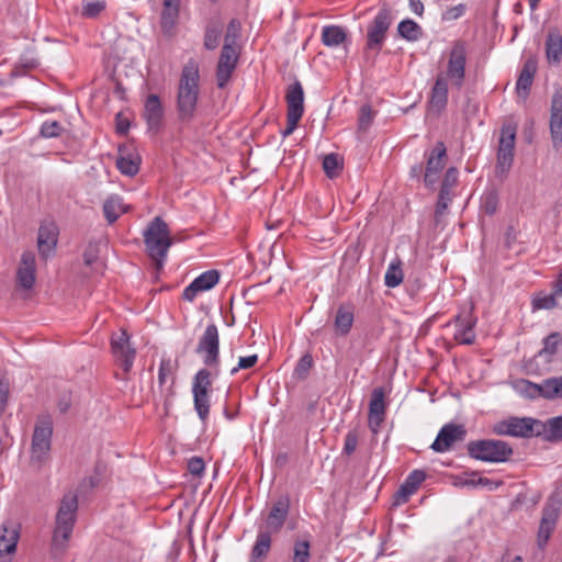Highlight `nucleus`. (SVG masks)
Segmentation results:
<instances>
[{
	"instance_id": "1",
	"label": "nucleus",
	"mask_w": 562,
	"mask_h": 562,
	"mask_svg": "<svg viewBox=\"0 0 562 562\" xmlns=\"http://www.w3.org/2000/svg\"><path fill=\"white\" fill-rule=\"evenodd\" d=\"M200 94V70L195 60L190 59L182 68L177 91V111L181 122H190L195 114Z\"/></svg>"
},
{
	"instance_id": "2",
	"label": "nucleus",
	"mask_w": 562,
	"mask_h": 562,
	"mask_svg": "<svg viewBox=\"0 0 562 562\" xmlns=\"http://www.w3.org/2000/svg\"><path fill=\"white\" fill-rule=\"evenodd\" d=\"M144 243L148 256L156 265V269L162 268L167 252L172 245V238L168 225L160 217H155L144 232Z\"/></svg>"
},
{
	"instance_id": "3",
	"label": "nucleus",
	"mask_w": 562,
	"mask_h": 562,
	"mask_svg": "<svg viewBox=\"0 0 562 562\" xmlns=\"http://www.w3.org/2000/svg\"><path fill=\"white\" fill-rule=\"evenodd\" d=\"M78 509L77 496L72 493L65 494L56 515V527L53 535V549L63 553L69 540L76 521Z\"/></svg>"
},
{
	"instance_id": "4",
	"label": "nucleus",
	"mask_w": 562,
	"mask_h": 562,
	"mask_svg": "<svg viewBox=\"0 0 562 562\" xmlns=\"http://www.w3.org/2000/svg\"><path fill=\"white\" fill-rule=\"evenodd\" d=\"M53 419L49 415H41L36 418L32 445H31V464L41 468L49 460L53 437Z\"/></svg>"
},
{
	"instance_id": "5",
	"label": "nucleus",
	"mask_w": 562,
	"mask_h": 562,
	"mask_svg": "<svg viewBox=\"0 0 562 562\" xmlns=\"http://www.w3.org/2000/svg\"><path fill=\"white\" fill-rule=\"evenodd\" d=\"M468 454L475 460L502 463L509 460L513 454L512 446L498 439L473 440L467 445Z\"/></svg>"
},
{
	"instance_id": "6",
	"label": "nucleus",
	"mask_w": 562,
	"mask_h": 562,
	"mask_svg": "<svg viewBox=\"0 0 562 562\" xmlns=\"http://www.w3.org/2000/svg\"><path fill=\"white\" fill-rule=\"evenodd\" d=\"M546 426L531 417H509L495 424L494 432L499 436L530 438L543 434Z\"/></svg>"
},
{
	"instance_id": "7",
	"label": "nucleus",
	"mask_w": 562,
	"mask_h": 562,
	"mask_svg": "<svg viewBox=\"0 0 562 562\" xmlns=\"http://www.w3.org/2000/svg\"><path fill=\"white\" fill-rule=\"evenodd\" d=\"M393 15L390 8L382 7L367 29V43L364 52H373L378 55L386 40V34L392 25Z\"/></svg>"
},
{
	"instance_id": "8",
	"label": "nucleus",
	"mask_w": 562,
	"mask_h": 562,
	"mask_svg": "<svg viewBox=\"0 0 562 562\" xmlns=\"http://www.w3.org/2000/svg\"><path fill=\"white\" fill-rule=\"evenodd\" d=\"M516 140V127L507 124L503 125L497 149V162L495 167L496 175L501 178L507 176L514 161Z\"/></svg>"
},
{
	"instance_id": "9",
	"label": "nucleus",
	"mask_w": 562,
	"mask_h": 562,
	"mask_svg": "<svg viewBox=\"0 0 562 562\" xmlns=\"http://www.w3.org/2000/svg\"><path fill=\"white\" fill-rule=\"evenodd\" d=\"M195 352L202 357L206 367L214 368L216 371L220 367V334L215 324H209L199 338Z\"/></svg>"
},
{
	"instance_id": "10",
	"label": "nucleus",
	"mask_w": 562,
	"mask_h": 562,
	"mask_svg": "<svg viewBox=\"0 0 562 562\" xmlns=\"http://www.w3.org/2000/svg\"><path fill=\"white\" fill-rule=\"evenodd\" d=\"M467 43L464 41H456L450 49L447 72L443 75L447 80H450L452 86L461 89L465 78L467 65Z\"/></svg>"
},
{
	"instance_id": "11",
	"label": "nucleus",
	"mask_w": 562,
	"mask_h": 562,
	"mask_svg": "<svg viewBox=\"0 0 562 562\" xmlns=\"http://www.w3.org/2000/svg\"><path fill=\"white\" fill-rule=\"evenodd\" d=\"M561 512V499L557 496H550L542 509V516L537 533V543L540 549H543L553 530L555 529L558 518Z\"/></svg>"
},
{
	"instance_id": "12",
	"label": "nucleus",
	"mask_w": 562,
	"mask_h": 562,
	"mask_svg": "<svg viewBox=\"0 0 562 562\" xmlns=\"http://www.w3.org/2000/svg\"><path fill=\"white\" fill-rule=\"evenodd\" d=\"M111 350L123 372L128 373L133 367L136 350L131 346L130 336L126 330L123 329L112 336Z\"/></svg>"
},
{
	"instance_id": "13",
	"label": "nucleus",
	"mask_w": 562,
	"mask_h": 562,
	"mask_svg": "<svg viewBox=\"0 0 562 562\" xmlns=\"http://www.w3.org/2000/svg\"><path fill=\"white\" fill-rule=\"evenodd\" d=\"M291 501L289 495L279 496L271 505L266 518L265 528L271 533H278L283 528L290 514Z\"/></svg>"
},
{
	"instance_id": "14",
	"label": "nucleus",
	"mask_w": 562,
	"mask_h": 562,
	"mask_svg": "<svg viewBox=\"0 0 562 562\" xmlns=\"http://www.w3.org/2000/svg\"><path fill=\"white\" fill-rule=\"evenodd\" d=\"M239 53L236 47L223 45L216 66V81L218 88H224L236 69Z\"/></svg>"
},
{
	"instance_id": "15",
	"label": "nucleus",
	"mask_w": 562,
	"mask_h": 562,
	"mask_svg": "<svg viewBox=\"0 0 562 562\" xmlns=\"http://www.w3.org/2000/svg\"><path fill=\"white\" fill-rule=\"evenodd\" d=\"M447 149L442 142H438L430 154L427 156V162L424 173V183L426 187H434L445 167Z\"/></svg>"
},
{
	"instance_id": "16",
	"label": "nucleus",
	"mask_w": 562,
	"mask_h": 562,
	"mask_svg": "<svg viewBox=\"0 0 562 562\" xmlns=\"http://www.w3.org/2000/svg\"><path fill=\"white\" fill-rule=\"evenodd\" d=\"M467 436V429L463 425L446 424L439 430L430 448L435 452L449 451L458 441H463Z\"/></svg>"
},
{
	"instance_id": "17",
	"label": "nucleus",
	"mask_w": 562,
	"mask_h": 562,
	"mask_svg": "<svg viewBox=\"0 0 562 562\" xmlns=\"http://www.w3.org/2000/svg\"><path fill=\"white\" fill-rule=\"evenodd\" d=\"M59 229L55 222L44 221L37 235V248L42 258L47 259L50 257L58 241Z\"/></svg>"
},
{
	"instance_id": "18",
	"label": "nucleus",
	"mask_w": 562,
	"mask_h": 562,
	"mask_svg": "<svg viewBox=\"0 0 562 562\" xmlns=\"http://www.w3.org/2000/svg\"><path fill=\"white\" fill-rule=\"evenodd\" d=\"M550 134L553 147L562 145V88L555 89L551 101Z\"/></svg>"
},
{
	"instance_id": "19",
	"label": "nucleus",
	"mask_w": 562,
	"mask_h": 562,
	"mask_svg": "<svg viewBox=\"0 0 562 562\" xmlns=\"http://www.w3.org/2000/svg\"><path fill=\"white\" fill-rule=\"evenodd\" d=\"M384 396L385 394L382 387L374 389L371 394L368 424L373 434L379 431L382 423L384 422L386 408Z\"/></svg>"
},
{
	"instance_id": "20",
	"label": "nucleus",
	"mask_w": 562,
	"mask_h": 562,
	"mask_svg": "<svg viewBox=\"0 0 562 562\" xmlns=\"http://www.w3.org/2000/svg\"><path fill=\"white\" fill-rule=\"evenodd\" d=\"M456 333L454 340L463 345H472L475 341L474 327L476 318L471 311H464L454 317Z\"/></svg>"
},
{
	"instance_id": "21",
	"label": "nucleus",
	"mask_w": 562,
	"mask_h": 562,
	"mask_svg": "<svg viewBox=\"0 0 562 562\" xmlns=\"http://www.w3.org/2000/svg\"><path fill=\"white\" fill-rule=\"evenodd\" d=\"M143 117L148 131L157 134L162 125L164 109L157 94H149L144 104Z\"/></svg>"
},
{
	"instance_id": "22",
	"label": "nucleus",
	"mask_w": 562,
	"mask_h": 562,
	"mask_svg": "<svg viewBox=\"0 0 562 562\" xmlns=\"http://www.w3.org/2000/svg\"><path fill=\"white\" fill-rule=\"evenodd\" d=\"M220 280V273L216 270H209L196 277L184 290L182 297L192 302L198 293L211 290Z\"/></svg>"
},
{
	"instance_id": "23",
	"label": "nucleus",
	"mask_w": 562,
	"mask_h": 562,
	"mask_svg": "<svg viewBox=\"0 0 562 562\" xmlns=\"http://www.w3.org/2000/svg\"><path fill=\"white\" fill-rule=\"evenodd\" d=\"M35 271L36 263L34 252L24 251L22 254L21 263L18 269V284L25 290L32 289L35 283Z\"/></svg>"
},
{
	"instance_id": "24",
	"label": "nucleus",
	"mask_w": 562,
	"mask_h": 562,
	"mask_svg": "<svg viewBox=\"0 0 562 562\" xmlns=\"http://www.w3.org/2000/svg\"><path fill=\"white\" fill-rule=\"evenodd\" d=\"M425 480L426 473L423 470L412 471L396 492V502L398 504L406 503Z\"/></svg>"
},
{
	"instance_id": "25",
	"label": "nucleus",
	"mask_w": 562,
	"mask_h": 562,
	"mask_svg": "<svg viewBox=\"0 0 562 562\" xmlns=\"http://www.w3.org/2000/svg\"><path fill=\"white\" fill-rule=\"evenodd\" d=\"M288 111L286 114L303 116L304 113V91L300 81L291 83L285 94Z\"/></svg>"
},
{
	"instance_id": "26",
	"label": "nucleus",
	"mask_w": 562,
	"mask_h": 562,
	"mask_svg": "<svg viewBox=\"0 0 562 562\" xmlns=\"http://www.w3.org/2000/svg\"><path fill=\"white\" fill-rule=\"evenodd\" d=\"M19 532L15 528L3 527L0 533V562H11L16 551Z\"/></svg>"
},
{
	"instance_id": "27",
	"label": "nucleus",
	"mask_w": 562,
	"mask_h": 562,
	"mask_svg": "<svg viewBox=\"0 0 562 562\" xmlns=\"http://www.w3.org/2000/svg\"><path fill=\"white\" fill-rule=\"evenodd\" d=\"M180 1L181 0H164L160 14V26L165 33H170L178 22Z\"/></svg>"
},
{
	"instance_id": "28",
	"label": "nucleus",
	"mask_w": 562,
	"mask_h": 562,
	"mask_svg": "<svg viewBox=\"0 0 562 562\" xmlns=\"http://www.w3.org/2000/svg\"><path fill=\"white\" fill-rule=\"evenodd\" d=\"M562 55V35L558 29H551L546 38V57L550 64L558 65Z\"/></svg>"
},
{
	"instance_id": "29",
	"label": "nucleus",
	"mask_w": 562,
	"mask_h": 562,
	"mask_svg": "<svg viewBox=\"0 0 562 562\" xmlns=\"http://www.w3.org/2000/svg\"><path fill=\"white\" fill-rule=\"evenodd\" d=\"M224 25L217 18L211 19L205 26L203 45L207 50L218 47Z\"/></svg>"
},
{
	"instance_id": "30",
	"label": "nucleus",
	"mask_w": 562,
	"mask_h": 562,
	"mask_svg": "<svg viewBox=\"0 0 562 562\" xmlns=\"http://www.w3.org/2000/svg\"><path fill=\"white\" fill-rule=\"evenodd\" d=\"M448 102V80L443 74L438 75L431 89L430 104L434 109L441 111Z\"/></svg>"
},
{
	"instance_id": "31",
	"label": "nucleus",
	"mask_w": 562,
	"mask_h": 562,
	"mask_svg": "<svg viewBox=\"0 0 562 562\" xmlns=\"http://www.w3.org/2000/svg\"><path fill=\"white\" fill-rule=\"evenodd\" d=\"M271 532L262 528L259 529L251 549L250 562H259L267 557L271 548Z\"/></svg>"
},
{
	"instance_id": "32",
	"label": "nucleus",
	"mask_w": 562,
	"mask_h": 562,
	"mask_svg": "<svg viewBox=\"0 0 562 562\" xmlns=\"http://www.w3.org/2000/svg\"><path fill=\"white\" fill-rule=\"evenodd\" d=\"M355 321L352 306L340 305L337 310L334 327L338 335L346 336L349 334Z\"/></svg>"
},
{
	"instance_id": "33",
	"label": "nucleus",
	"mask_w": 562,
	"mask_h": 562,
	"mask_svg": "<svg viewBox=\"0 0 562 562\" xmlns=\"http://www.w3.org/2000/svg\"><path fill=\"white\" fill-rule=\"evenodd\" d=\"M140 158L137 154H125L124 149L119 148L116 158V168L125 176H135L139 170Z\"/></svg>"
},
{
	"instance_id": "34",
	"label": "nucleus",
	"mask_w": 562,
	"mask_h": 562,
	"mask_svg": "<svg viewBox=\"0 0 562 562\" xmlns=\"http://www.w3.org/2000/svg\"><path fill=\"white\" fill-rule=\"evenodd\" d=\"M514 390L525 398H543V386L541 383H535L526 379L516 380L513 383Z\"/></svg>"
},
{
	"instance_id": "35",
	"label": "nucleus",
	"mask_w": 562,
	"mask_h": 562,
	"mask_svg": "<svg viewBox=\"0 0 562 562\" xmlns=\"http://www.w3.org/2000/svg\"><path fill=\"white\" fill-rule=\"evenodd\" d=\"M562 346V336L560 333L554 331L543 339V347L535 356V359H544L548 363L552 361L553 356Z\"/></svg>"
},
{
	"instance_id": "36",
	"label": "nucleus",
	"mask_w": 562,
	"mask_h": 562,
	"mask_svg": "<svg viewBox=\"0 0 562 562\" xmlns=\"http://www.w3.org/2000/svg\"><path fill=\"white\" fill-rule=\"evenodd\" d=\"M347 40V32L339 25H325L322 29V43L327 47H337Z\"/></svg>"
},
{
	"instance_id": "37",
	"label": "nucleus",
	"mask_w": 562,
	"mask_h": 562,
	"mask_svg": "<svg viewBox=\"0 0 562 562\" xmlns=\"http://www.w3.org/2000/svg\"><path fill=\"white\" fill-rule=\"evenodd\" d=\"M537 71V60L533 58H529L525 61L524 67L519 74L516 88L517 91L521 90L528 92L533 80V76Z\"/></svg>"
},
{
	"instance_id": "38",
	"label": "nucleus",
	"mask_w": 562,
	"mask_h": 562,
	"mask_svg": "<svg viewBox=\"0 0 562 562\" xmlns=\"http://www.w3.org/2000/svg\"><path fill=\"white\" fill-rule=\"evenodd\" d=\"M125 212L122 198L110 195L103 203V214L109 224H113Z\"/></svg>"
},
{
	"instance_id": "39",
	"label": "nucleus",
	"mask_w": 562,
	"mask_h": 562,
	"mask_svg": "<svg viewBox=\"0 0 562 562\" xmlns=\"http://www.w3.org/2000/svg\"><path fill=\"white\" fill-rule=\"evenodd\" d=\"M397 33L408 42H417L423 37L422 26L411 19H405L398 23Z\"/></svg>"
},
{
	"instance_id": "40",
	"label": "nucleus",
	"mask_w": 562,
	"mask_h": 562,
	"mask_svg": "<svg viewBox=\"0 0 562 562\" xmlns=\"http://www.w3.org/2000/svg\"><path fill=\"white\" fill-rule=\"evenodd\" d=\"M543 400H562V375L548 378L542 381Z\"/></svg>"
},
{
	"instance_id": "41",
	"label": "nucleus",
	"mask_w": 562,
	"mask_h": 562,
	"mask_svg": "<svg viewBox=\"0 0 562 562\" xmlns=\"http://www.w3.org/2000/svg\"><path fill=\"white\" fill-rule=\"evenodd\" d=\"M403 278L402 261L397 258L389 265L384 276V283L387 288H396L402 283Z\"/></svg>"
},
{
	"instance_id": "42",
	"label": "nucleus",
	"mask_w": 562,
	"mask_h": 562,
	"mask_svg": "<svg viewBox=\"0 0 562 562\" xmlns=\"http://www.w3.org/2000/svg\"><path fill=\"white\" fill-rule=\"evenodd\" d=\"M210 393L211 392L204 393L203 391L192 392L194 409L203 422L207 419L210 413Z\"/></svg>"
},
{
	"instance_id": "43",
	"label": "nucleus",
	"mask_w": 562,
	"mask_h": 562,
	"mask_svg": "<svg viewBox=\"0 0 562 562\" xmlns=\"http://www.w3.org/2000/svg\"><path fill=\"white\" fill-rule=\"evenodd\" d=\"M311 561V542L308 540H295L293 543V552L291 562H310Z\"/></svg>"
},
{
	"instance_id": "44",
	"label": "nucleus",
	"mask_w": 562,
	"mask_h": 562,
	"mask_svg": "<svg viewBox=\"0 0 562 562\" xmlns=\"http://www.w3.org/2000/svg\"><path fill=\"white\" fill-rule=\"evenodd\" d=\"M199 391H203L204 393L212 391L211 372L205 368L200 369L193 376L192 392Z\"/></svg>"
},
{
	"instance_id": "45",
	"label": "nucleus",
	"mask_w": 562,
	"mask_h": 562,
	"mask_svg": "<svg viewBox=\"0 0 562 562\" xmlns=\"http://www.w3.org/2000/svg\"><path fill=\"white\" fill-rule=\"evenodd\" d=\"M546 439L549 441L562 440V416L552 417L544 424Z\"/></svg>"
},
{
	"instance_id": "46",
	"label": "nucleus",
	"mask_w": 562,
	"mask_h": 562,
	"mask_svg": "<svg viewBox=\"0 0 562 562\" xmlns=\"http://www.w3.org/2000/svg\"><path fill=\"white\" fill-rule=\"evenodd\" d=\"M323 169L328 178H335L342 169L338 154H328L323 159Z\"/></svg>"
},
{
	"instance_id": "47",
	"label": "nucleus",
	"mask_w": 562,
	"mask_h": 562,
	"mask_svg": "<svg viewBox=\"0 0 562 562\" xmlns=\"http://www.w3.org/2000/svg\"><path fill=\"white\" fill-rule=\"evenodd\" d=\"M106 8L104 0H88L82 3L81 14L88 19H94Z\"/></svg>"
},
{
	"instance_id": "48",
	"label": "nucleus",
	"mask_w": 562,
	"mask_h": 562,
	"mask_svg": "<svg viewBox=\"0 0 562 562\" xmlns=\"http://www.w3.org/2000/svg\"><path fill=\"white\" fill-rule=\"evenodd\" d=\"M241 25L236 19H232L226 27L224 44L236 47L237 40L240 37Z\"/></svg>"
},
{
	"instance_id": "49",
	"label": "nucleus",
	"mask_w": 562,
	"mask_h": 562,
	"mask_svg": "<svg viewBox=\"0 0 562 562\" xmlns=\"http://www.w3.org/2000/svg\"><path fill=\"white\" fill-rule=\"evenodd\" d=\"M374 119V112L369 104H364L360 108L359 119H358V128L362 132H366L370 125L372 124Z\"/></svg>"
},
{
	"instance_id": "50",
	"label": "nucleus",
	"mask_w": 562,
	"mask_h": 562,
	"mask_svg": "<svg viewBox=\"0 0 562 562\" xmlns=\"http://www.w3.org/2000/svg\"><path fill=\"white\" fill-rule=\"evenodd\" d=\"M64 127L57 121H45L41 126V135L45 138L57 137L61 134Z\"/></svg>"
},
{
	"instance_id": "51",
	"label": "nucleus",
	"mask_w": 562,
	"mask_h": 562,
	"mask_svg": "<svg viewBox=\"0 0 562 562\" xmlns=\"http://www.w3.org/2000/svg\"><path fill=\"white\" fill-rule=\"evenodd\" d=\"M313 367V358L310 353L302 356L294 369V373L300 379H305Z\"/></svg>"
},
{
	"instance_id": "52",
	"label": "nucleus",
	"mask_w": 562,
	"mask_h": 562,
	"mask_svg": "<svg viewBox=\"0 0 562 562\" xmlns=\"http://www.w3.org/2000/svg\"><path fill=\"white\" fill-rule=\"evenodd\" d=\"M498 196L495 191H488L482 200V209L488 215H493L497 210Z\"/></svg>"
},
{
	"instance_id": "53",
	"label": "nucleus",
	"mask_w": 562,
	"mask_h": 562,
	"mask_svg": "<svg viewBox=\"0 0 562 562\" xmlns=\"http://www.w3.org/2000/svg\"><path fill=\"white\" fill-rule=\"evenodd\" d=\"M359 436L356 430H350L345 436V443L342 448V454L351 456L358 446Z\"/></svg>"
},
{
	"instance_id": "54",
	"label": "nucleus",
	"mask_w": 562,
	"mask_h": 562,
	"mask_svg": "<svg viewBox=\"0 0 562 562\" xmlns=\"http://www.w3.org/2000/svg\"><path fill=\"white\" fill-rule=\"evenodd\" d=\"M554 292L552 294L543 295V296H537L532 301V305L537 310H550L553 308L557 305Z\"/></svg>"
},
{
	"instance_id": "55",
	"label": "nucleus",
	"mask_w": 562,
	"mask_h": 562,
	"mask_svg": "<svg viewBox=\"0 0 562 562\" xmlns=\"http://www.w3.org/2000/svg\"><path fill=\"white\" fill-rule=\"evenodd\" d=\"M467 7L463 3L447 9L441 14V20L445 22H451L461 18L465 13Z\"/></svg>"
},
{
	"instance_id": "56",
	"label": "nucleus",
	"mask_w": 562,
	"mask_h": 562,
	"mask_svg": "<svg viewBox=\"0 0 562 562\" xmlns=\"http://www.w3.org/2000/svg\"><path fill=\"white\" fill-rule=\"evenodd\" d=\"M258 362L257 355H250L247 357H240L238 364L231 370V374H236L239 370H247L252 368Z\"/></svg>"
},
{
	"instance_id": "57",
	"label": "nucleus",
	"mask_w": 562,
	"mask_h": 562,
	"mask_svg": "<svg viewBox=\"0 0 562 562\" xmlns=\"http://www.w3.org/2000/svg\"><path fill=\"white\" fill-rule=\"evenodd\" d=\"M172 363L169 359H162L159 364L158 370V383L159 385H162L166 383V379L168 375L172 373Z\"/></svg>"
},
{
	"instance_id": "58",
	"label": "nucleus",
	"mask_w": 562,
	"mask_h": 562,
	"mask_svg": "<svg viewBox=\"0 0 562 562\" xmlns=\"http://www.w3.org/2000/svg\"><path fill=\"white\" fill-rule=\"evenodd\" d=\"M451 201L450 190L440 189L439 198L436 205V214L440 215L448 207V203Z\"/></svg>"
},
{
	"instance_id": "59",
	"label": "nucleus",
	"mask_w": 562,
	"mask_h": 562,
	"mask_svg": "<svg viewBox=\"0 0 562 562\" xmlns=\"http://www.w3.org/2000/svg\"><path fill=\"white\" fill-rule=\"evenodd\" d=\"M205 469V464L202 458L192 457L188 462V470L191 474L200 476Z\"/></svg>"
},
{
	"instance_id": "60",
	"label": "nucleus",
	"mask_w": 562,
	"mask_h": 562,
	"mask_svg": "<svg viewBox=\"0 0 562 562\" xmlns=\"http://www.w3.org/2000/svg\"><path fill=\"white\" fill-rule=\"evenodd\" d=\"M302 116L286 114V127L281 132L283 137L290 136L295 128L297 127V124Z\"/></svg>"
},
{
	"instance_id": "61",
	"label": "nucleus",
	"mask_w": 562,
	"mask_h": 562,
	"mask_svg": "<svg viewBox=\"0 0 562 562\" xmlns=\"http://www.w3.org/2000/svg\"><path fill=\"white\" fill-rule=\"evenodd\" d=\"M457 176H458L457 169L456 168H449L446 171V173H445L443 181L441 183V188L440 189L450 190L451 187L457 182Z\"/></svg>"
},
{
	"instance_id": "62",
	"label": "nucleus",
	"mask_w": 562,
	"mask_h": 562,
	"mask_svg": "<svg viewBox=\"0 0 562 562\" xmlns=\"http://www.w3.org/2000/svg\"><path fill=\"white\" fill-rule=\"evenodd\" d=\"M477 477H480L479 474L476 472H472L467 474L465 477H460L456 485L472 488L479 487V483H476Z\"/></svg>"
},
{
	"instance_id": "63",
	"label": "nucleus",
	"mask_w": 562,
	"mask_h": 562,
	"mask_svg": "<svg viewBox=\"0 0 562 562\" xmlns=\"http://www.w3.org/2000/svg\"><path fill=\"white\" fill-rule=\"evenodd\" d=\"M98 259L97 247L90 245L83 252V262L86 266H92Z\"/></svg>"
},
{
	"instance_id": "64",
	"label": "nucleus",
	"mask_w": 562,
	"mask_h": 562,
	"mask_svg": "<svg viewBox=\"0 0 562 562\" xmlns=\"http://www.w3.org/2000/svg\"><path fill=\"white\" fill-rule=\"evenodd\" d=\"M476 483H479V486L486 487L488 491H494L503 485L502 481H492L484 476L477 477Z\"/></svg>"
}]
</instances>
